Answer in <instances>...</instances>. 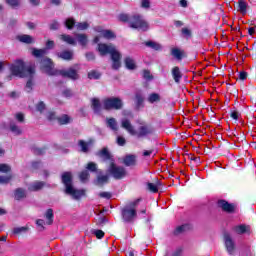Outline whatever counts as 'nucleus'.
Returning a JSON list of instances; mask_svg holds the SVG:
<instances>
[{
	"instance_id": "obj_59",
	"label": "nucleus",
	"mask_w": 256,
	"mask_h": 256,
	"mask_svg": "<svg viewBox=\"0 0 256 256\" xmlns=\"http://www.w3.org/2000/svg\"><path fill=\"white\" fill-rule=\"evenodd\" d=\"M36 225L38 227H41V231H43L45 229V220L43 219L36 220Z\"/></svg>"
},
{
	"instance_id": "obj_52",
	"label": "nucleus",
	"mask_w": 256,
	"mask_h": 256,
	"mask_svg": "<svg viewBox=\"0 0 256 256\" xmlns=\"http://www.w3.org/2000/svg\"><path fill=\"white\" fill-rule=\"evenodd\" d=\"M15 119L18 121V123H24L25 122V115L23 113H16Z\"/></svg>"
},
{
	"instance_id": "obj_4",
	"label": "nucleus",
	"mask_w": 256,
	"mask_h": 256,
	"mask_svg": "<svg viewBox=\"0 0 256 256\" xmlns=\"http://www.w3.org/2000/svg\"><path fill=\"white\" fill-rule=\"evenodd\" d=\"M141 199H136L131 202H128L122 209H121V216L124 223H133L135 219H137V207L140 203Z\"/></svg>"
},
{
	"instance_id": "obj_53",
	"label": "nucleus",
	"mask_w": 256,
	"mask_h": 256,
	"mask_svg": "<svg viewBox=\"0 0 256 256\" xmlns=\"http://www.w3.org/2000/svg\"><path fill=\"white\" fill-rule=\"evenodd\" d=\"M98 197H101V199H111L112 194L111 192H100Z\"/></svg>"
},
{
	"instance_id": "obj_37",
	"label": "nucleus",
	"mask_w": 256,
	"mask_h": 256,
	"mask_svg": "<svg viewBox=\"0 0 256 256\" xmlns=\"http://www.w3.org/2000/svg\"><path fill=\"white\" fill-rule=\"evenodd\" d=\"M33 75L34 74H32L31 76H25V77H29V80L27 81L26 87H25L27 93H31L33 91V85H34V83H33Z\"/></svg>"
},
{
	"instance_id": "obj_15",
	"label": "nucleus",
	"mask_w": 256,
	"mask_h": 256,
	"mask_svg": "<svg viewBox=\"0 0 256 256\" xmlns=\"http://www.w3.org/2000/svg\"><path fill=\"white\" fill-rule=\"evenodd\" d=\"M95 31L97 33H100V37H104V39H115V33H113V31L111 30H104L101 27H96Z\"/></svg>"
},
{
	"instance_id": "obj_6",
	"label": "nucleus",
	"mask_w": 256,
	"mask_h": 256,
	"mask_svg": "<svg viewBox=\"0 0 256 256\" xmlns=\"http://www.w3.org/2000/svg\"><path fill=\"white\" fill-rule=\"evenodd\" d=\"M123 108V100L117 97L107 98L103 100V109L106 111H111V109H114L116 111H119V109Z\"/></svg>"
},
{
	"instance_id": "obj_44",
	"label": "nucleus",
	"mask_w": 256,
	"mask_h": 256,
	"mask_svg": "<svg viewBox=\"0 0 256 256\" xmlns=\"http://www.w3.org/2000/svg\"><path fill=\"white\" fill-rule=\"evenodd\" d=\"M65 25H66L67 29H73V27H75V20L73 18H68L65 21Z\"/></svg>"
},
{
	"instance_id": "obj_27",
	"label": "nucleus",
	"mask_w": 256,
	"mask_h": 256,
	"mask_svg": "<svg viewBox=\"0 0 256 256\" xmlns=\"http://www.w3.org/2000/svg\"><path fill=\"white\" fill-rule=\"evenodd\" d=\"M148 103H159V101H161V95H159L158 93H151L148 96Z\"/></svg>"
},
{
	"instance_id": "obj_38",
	"label": "nucleus",
	"mask_w": 256,
	"mask_h": 256,
	"mask_svg": "<svg viewBox=\"0 0 256 256\" xmlns=\"http://www.w3.org/2000/svg\"><path fill=\"white\" fill-rule=\"evenodd\" d=\"M25 196H26V193H25V191H24L22 188H18V189L15 190L14 197H15V199H17L18 201H19L20 199H23Z\"/></svg>"
},
{
	"instance_id": "obj_47",
	"label": "nucleus",
	"mask_w": 256,
	"mask_h": 256,
	"mask_svg": "<svg viewBox=\"0 0 256 256\" xmlns=\"http://www.w3.org/2000/svg\"><path fill=\"white\" fill-rule=\"evenodd\" d=\"M11 179H13V176H11V175L0 176V183L5 185V184L9 183V181H11Z\"/></svg>"
},
{
	"instance_id": "obj_41",
	"label": "nucleus",
	"mask_w": 256,
	"mask_h": 256,
	"mask_svg": "<svg viewBox=\"0 0 256 256\" xmlns=\"http://www.w3.org/2000/svg\"><path fill=\"white\" fill-rule=\"evenodd\" d=\"M76 29H78V31H85L86 29H89V23L80 22L76 24Z\"/></svg>"
},
{
	"instance_id": "obj_13",
	"label": "nucleus",
	"mask_w": 256,
	"mask_h": 256,
	"mask_svg": "<svg viewBox=\"0 0 256 256\" xmlns=\"http://www.w3.org/2000/svg\"><path fill=\"white\" fill-rule=\"evenodd\" d=\"M62 183L65 186V189H69V187H73V176L71 172H64L62 174Z\"/></svg>"
},
{
	"instance_id": "obj_51",
	"label": "nucleus",
	"mask_w": 256,
	"mask_h": 256,
	"mask_svg": "<svg viewBox=\"0 0 256 256\" xmlns=\"http://www.w3.org/2000/svg\"><path fill=\"white\" fill-rule=\"evenodd\" d=\"M101 77V74L97 71H92L88 73V79H99Z\"/></svg>"
},
{
	"instance_id": "obj_25",
	"label": "nucleus",
	"mask_w": 256,
	"mask_h": 256,
	"mask_svg": "<svg viewBox=\"0 0 256 256\" xmlns=\"http://www.w3.org/2000/svg\"><path fill=\"white\" fill-rule=\"evenodd\" d=\"M18 41H20L21 43H26L27 45H30L31 43H33V37H31V35H20L18 36Z\"/></svg>"
},
{
	"instance_id": "obj_22",
	"label": "nucleus",
	"mask_w": 256,
	"mask_h": 256,
	"mask_svg": "<svg viewBox=\"0 0 256 256\" xmlns=\"http://www.w3.org/2000/svg\"><path fill=\"white\" fill-rule=\"evenodd\" d=\"M57 121H58L59 125H69V123H71V121H73V118H71L67 114H63L62 116L57 118Z\"/></svg>"
},
{
	"instance_id": "obj_57",
	"label": "nucleus",
	"mask_w": 256,
	"mask_h": 256,
	"mask_svg": "<svg viewBox=\"0 0 256 256\" xmlns=\"http://www.w3.org/2000/svg\"><path fill=\"white\" fill-rule=\"evenodd\" d=\"M125 143H127V141L125 140V138L123 136H118L117 137V144L120 147H123L125 145Z\"/></svg>"
},
{
	"instance_id": "obj_17",
	"label": "nucleus",
	"mask_w": 256,
	"mask_h": 256,
	"mask_svg": "<svg viewBox=\"0 0 256 256\" xmlns=\"http://www.w3.org/2000/svg\"><path fill=\"white\" fill-rule=\"evenodd\" d=\"M91 108L96 115H99V113H101V111L103 110V105H101V101L99 99L92 98Z\"/></svg>"
},
{
	"instance_id": "obj_36",
	"label": "nucleus",
	"mask_w": 256,
	"mask_h": 256,
	"mask_svg": "<svg viewBox=\"0 0 256 256\" xmlns=\"http://www.w3.org/2000/svg\"><path fill=\"white\" fill-rule=\"evenodd\" d=\"M45 217L47 219V225H53V209H48L45 213Z\"/></svg>"
},
{
	"instance_id": "obj_63",
	"label": "nucleus",
	"mask_w": 256,
	"mask_h": 256,
	"mask_svg": "<svg viewBox=\"0 0 256 256\" xmlns=\"http://www.w3.org/2000/svg\"><path fill=\"white\" fill-rule=\"evenodd\" d=\"M33 151L35 155H43V153H45V150L41 148H34Z\"/></svg>"
},
{
	"instance_id": "obj_7",
	"label": "nucleus",
	"mask_w": 256,
	"mask_h": 256,
	"mask_svg": "<svg viewBox=\"0 0 256 256\" xmlns=\"http://www.w3.org/2000/svg\"><path fill=\"white\" fill-rule=\"evenodd\" d=\"M108 171L114 179H123L127 176V170L123 166H117L115 163H111Z\"/></svg>"
},
{
	"instance_id": "obj_2",
	"label": "nucleus",
	"mask_w": 256,
	"mask_h": 256,
	"mask_svg": "<svg viewBox=\"0 0 256 256\" xmlns=\"http://www.w3.org/2000/svg\"><path fill=\"white\" fill-rule=\"evenodd\" d=\"M9 70L14 77H31V75H35V67H26L23 60H16L10 65Z\"/></svg>"
},
{
	"instance_id": "obj_54",
	"label": "nucleus",
	"mask_w": 256,
	"mask_h": 256,
	"mask_svg": "<svg viewBox=\"0 0 256 256\" xmlns=\"http://www.w3.org/2000/svg\"><path fill=\"white\" fill-rule=\"evenodd\" d=\"M93 234L97 237V239H103V237H105V232L102 230H94Z\"/></svg>"
},
{
	"instance_id": "obj_46",
	"label": "nucleus",
	"mask_w": 256,
	"mask_h": 256,
	"mask_svg": "<svg viewBox=\"0 0 256 256\" xmlns=\"http://www.w3.org/2000/svg\"><path fill=\"white\" fill-rule=\"evenodd\" d=\"M86 169H88V171H91L92 173H95L97 171V164H95V162H90L87 164Z\"/></svg>"
},
{
	"instance_id": "obj_14",
	"label": "nucleus",
	"mask_w": 256,
	"mask_h": 256,
	"mask_svg": "<svg viewBox=\"0 0 256 256\" xmlns=\"http://www.w3.org/2000/svg\"><path fill=\"white\" fill-rule=\"evenodd\" d=\"M218 207L226 213H233V211H235V206L233 204H229V202L225 200H219Z\"/></svg>"
},
{
	"instance_id": "obj_64",
	"label": "nucleus",
	"mask_w": 256,
	"mask_h": 256,
	"mask_svg": "<svg viewBox=\"0 0 256 256\" xmlns=\"http://www.w3.org/2000/svg\"><path fill=\"white\" fill-rule=\"evenodd\" d=\"M143 77L147 80L151 79V72H149V70H144Z\"/></svg>"
},
{
	"instance_id": "obj_50",
	"label": "nucleus",
	"mask_w": 256,
	"mask_h": 256,
	"mask_svg": "<svg viewBox=\"0 0 256 256\" xmlns=\"http://www.w3.org/2000/svg\"><path fill=\"white\" fill-rule=\"evenodd\" d=\"M140 7H142V9H151V1L149 0H142Z\"/></svg>"
},
{
	"instance_id": "obj_31",
	"label": "nucleus",
	"mask_w": 256,
	"mask_h": 256,
	"mask_svg": "<svg viewBox=\"0 0 256 256\" xmlns=\"http://www.w3.org/2000/svg\"><path fill=\"white\" fill-rule=\"evenodd\" d=\"M109 181V176L107 175H98L95 181V185H105Z\"/></svg>"
},
{
	"instance_id": "obj_3",
	"label": "nucleus",
	"mask_w": 256,
	"mask_h": 256,
	"mask_svg": "<svg viewBox=\"0 0 256 256\" xmlns=\"http://www.w3.org/2000/svg\"><path fill=\"white\" fill-rule=\"evenodd\" d=\"M121 127L128 131L130 135H135L138 138L147 137V135L153 134V128L147 125L140 126L138 131H135L133 124H131V121L127 118L121 120Z\"/></svg>"
},
{
	"instance_id": "obj_49",
	"label": "nucleus",
	"mask_w": 256,
	"mask_h": 256,
	"mask_svg": "<svg viewBox=\"0 0 256 256\" xmlns=\"http://www.w3.org/2000/svg\"><path fill=\"white\" fill-rule=\"evenodd\" d=\"M11 171V166L7 164H0V173H9Z\"/></svg>"
},
{
	"instance_id": "obj_34",
	"label": "nucleus",
	"mask_w": 256,
	"mask_h": 256,
	"mask_svg": "<svg viewBox=\"0 0 256 256\" xmlns=\"http://www.w3.org/2000/svg\"><path fill=\"white\" fill-rule=\"evenodd\" d=\"M147 189L150 193H157L159 191V182H157V184L148 182Z\"/></svg>"
},
{
	"instance_id": "obj_61",
	"label": "nucleus",
	"mask_w": 256,
	"mask_h": 256,
	"mask_svg": "<svg viewBox=\"0 0 256 256\" xmlns=\"http://www.w3.org/2000/svg\"><path fill=\"white\" fill-rule=\"evenodd\" d=\"M230 117H231L232 119H234L235 121H237V119H239V112H237V111H232V112L230 113Z\"/></svg>"
},
{
	"instance_id": "obj_24",
	"label": "nucleus",
	"mask_w": 256,
	"mask_h": 256,
	"mask_svg": "<svg viewBox=\"0 0 256 256\" xmlns=\"http://www.w3.org/2000/svg\"><path fill=\"white\" fill-rule=\"evenodd\" d=\"M45 187V182L36 181L29 185V191H41V188Z\"/></svg>"
},
{
	"instance_id": "obj_39",
	"label": "nucleus",
	"mask_w": 256,
	"mask_h": 256,
	"mask_svg": "<svg viewBox=\"0 0 256 256\" xmlns=\"http://www.w3.org/2000/svg\"><path fill=\"white\" fill-rule=\"evenodd\" d=\"M28 227L22 226V227H16L13 229L14 235H21V233H27Z\"/></svg>"
},
{
	"instance_id": "obj_58",
	"label": "nucleus",
	"mask_w": 256,
	"mask_h": 256,
	"mask_svg": "<svg viewBox=\"0 0 256 256\" xmlns=\"http://www.w3.org/2000/svg\"><path fill=\"white\" fill-rule=\"evenodd\" d=\"M50 29L51 31H57V29H59V22L57 21H52L50 24Z\"/></svg>"
},
{
	"instance_id": "obj_32",
	"label": "nucleus",
	"mask_w": 256,
	"mask_h": 256,
	"mask_svg": "<svg viewBox=\"0 0 256 256\" xmlns=\"http://www.w3.org/2000/svg\"><path fill=\"white\" fill-rule=\"evenodd\" d=\"M10 131L14 133V135H21V133H23V130H21V128L17 126L15 122L10 123Z\"/></svg>"
},
{
	"instance_id": "obj_28",
	"label": "nucleus",
	"mask_w": 256,
	"mask_h": 256,
	"mask_svg": "<svg viewBox=\"0 0 256 256\" xmlns=\"http://www.w3.org/2000/svg\"><path fill=\"white\" fill-rule=\"evenodd\" d=\"M98 157H102V159H105V161H108V159H111V154L109 153V150L107 148H103L99 152H97Z\"/></svg>"
},
{
	"instance_id": "obj_21",
	"label": "nucleus",
	"mask_w": 256,
	"mask_h": 256,
	"mask_svg": "<svg viewBox=\"0 0 256 256\" xmlns=\"http://www.w3.org/2000/svg\"><path fill=\"white\" fill-rule=\"evenodd\" d=\"M61 40L64 41V43H67L68 45H77V40L71 35L63 34L61 35Z\"/></svg>"
},
{
	"instance_id": "obj_5",
	"label": "nucleus",
	"mask_w": 256,
	"mask_h": 256,
	"mask_svg": "<svg viewBox=\"0 0 256 256\" xmlns=\"http://www.w3.org/2000/svg\"><path fill=\"white\" fill-rule=\"evenodd\" d=\"M129 27H131V29H137L138 31H149V22L145 20L143 15L134 14L130 16Z\"/></svg>"
},
{
	"instance_id": "obj_16",
	"label": "nucleus",
	"mask_w": 256,
	"mask_h": 256,
	"mask_svg": "<svg viewBox=\"0 0 256 256\" xmlns=\"http://www.w3.org/2000/svg\"><path fill=\"white\" fill-rule=\"evenodd\" d=\"M171 75L175 83L177 84L181 83V79H183V72H181V69L179 68V66H175L172 68Z\"/></svg>"
},
{
	"instance_id": "obj_26",
	"label": "nucleus",
	"mask_w": 256,
	"mask_h": 256,
	"mask_svg": "<svg viewBox=\"0 0 256 256\" xmlns=\"http://www.w3.org/2000/svg\"><path fill=\"white\" fill-rule=\"evenodd\" d=\"M124 63L127 69L133 70L136 69L137 65H135V60L131 57H126L124 59Z\"/></svg>"
},
{
	"instance_id": "obj_45",
	"label": "nucleus",
	"mask_w": 256,
	"mask_h": 256,
	"mask_svg": "<svg viewBox=\"0 0 256 256\" xmlns=\"http://www.w3.org/2000/svg\"><path fill=\"white\" fill-rule=\"evenodd\" d=\"M46 105H45V102L43 101H40L38 102V104L36 105V110L39 111V113H43L44 110L46 109Z\"/></svg>"
},
{
	"instance_id": "obj_40",
	"label": "nucleus",
	"mask_w": 256,
	"mask_h": 256,
	"mask_svg": "<svg viewBox=\"0 0 256 256\" xmlns=\"http://www.w3.org/2000/svg\"><path fill=\"white\" fill-rule=\"evenodd\" d=\"M238 9L243 14L247 13V3L245 1H243V0H240L238 2Z\"/></svg>"
},
{
	"instance_id": "obj_48",
	"label": "nucleus",
	"mask_w": 256,
	"mask_h": 256,
	"mask_svg": "<svg viewBox=\"0 0 256 256\" xmlns=\"http://www.w3.org/2000/svg\"><path fill=\"white\" fill-rule=\"evenodd\" d=\"M118 19H119V21H122L123 23H128L129 24V21H130L131 17H129V15H127V14H120L118 16Z\"/></svg>"
},
{
	"instance_id": "obj_10",
	"label": "nucleus",
	"mask_w": 256,
	"mask_h": 256,
	"mask_svg": "<svg viewBox=\"0 0 256 256\" xmlns=\"http://www.w3.org/2000/svg\"><path fill=\"white\" fill-rule=\"evenodd\" d=\"M224 245L228 255H235V241L227 232L224 233Z\"/></svg>"
},
{
	"instance_id": "obj_9",
	"label": "nucleus",
	"mask_w": 256,
	"mask_h": 256,
	"mask_svg": "<svg viewBox=\"0 0 256 256\" xmlns=\"http://www.w3.org/2000/svg\"><path fill=\"white\" fill-rule=\"evenodd\" d=\"M57 75L71 79L72 81H77L79 79V71L73 67L68 69L58 70Z\"/></svg>"
},
{
	"instance_id": "obj_42",
	"label": "nucleus",
	"mask_w": 256,
	"mask_h": 256,
	"mask_svg": "<svg viewBox=\"0 0 256 256\" xmlns=\"http://www.w3.org/2000/svg\"><path fill=\"white\" fill-rule=\"evenodd\" d=\"M79 178L80 181H82L83 183H85V181H87V179H89V171L84 170L79 174Z\"/></svg>"
},
{
	"instance_id": "obj_23",
	"label": "nucleus",
	"mask_w": 256,
	"mask_h": 256,
	"mask_svg": "<svg viewBox=\"0 0 256 256\" xmlns=\"http://www.w3.org/2000/svg\"><path fill=\"white\" fill-rule=\"evenodd\" d=\"M106 125L111 131H118L119 127L117 126V120L115 118H107Z\"/></svg>"
},
{
	"instance_id": "obj_55",
	"label": "nucleus",
	"mask_w": 256,
	"mask_h": 256,
	"mask_svg": "<svg viewBox=\"0 0 256 256\" xmlns=\"http://www.w3.org/2000/svg\"><path fill=\"white\" fill-rule=\"evenodd\" d=\"M185 229H187V225L178 226L175 229L174 233H175V235H179V234L183 233V231H185Z\"/></svg>"
},
{
	"instance_id": "obj_43",
	"label": "nucleus",
	"mask_w": 256,
	"mask_h": 256,
	"mask_svg": "<svg viewBox=\"0 0 256 256\" xmlns=\"http://www.w3.org/2000/svg\"><path fill=\"white\" fill-rule=\"evenodd\" d=\"M6 3L10 5V7L16 8L21 5V0H6Z\"/></svg>"
},
{
	"instance_id": "obj_60",
	"label": "nucleus",
	"mask_w": 256,
	"mask_h": 256,
	"mask_svg": "<svg viewBox=\"0 0 256 256\" xmlns=\"http://www.w3.org/2000/svg\"><path fill=\"white\" fill-rule=\"evenodd\" d=\"M87 61H95V54L93 52L86 53Z\"/></svg>"
},
{
	"instance_id": "obj_11",
	"label": "nucleus",
	"mask_w": 256,
	"mask_h": 256,
	"mask_svg": "<svg viewBox=\"0 0 256 256\" xmlns=\"http://www.w3.org/2000/svg\"><path fill=\"white\" fill-rule=\"evenodd\" d=\"M65 193L67 195H71L74 199H81V197L85 196V190L81 189H75L73 186L68 187V189H65Z\"/></svg>"
},
{
	"instance_id": "obj_20",
	"label": "nucleus",
	"mask_w": 256,
	"mask_h": 256,
	"mask_svg": "<svg viewBox=\"0 0 256 256\" xmlns=\"http://www.w3.org/2000/svg\"><path fill=\"white\" fill-rule=\"evenodd\" d=\"M136 162V157L133 154H129L126 157H124L123 163L126 165V167H133Z\"/></svg>"
},
{
	"instance_id": "obj_33",
	"label": "nucleus",
	"mask_w": 256,
	"mask_h": 256,
	"mask_svg": "<svg viewBox=\"0 0 256 256\" xmlns=\"http://www.w3.org/2000/svg\"><path fill=\"white\" fill-rule=\"evenodd\" d=\"M171 55L175 57V59H178V61H181L183 59V52H181L179 48H173L171 50Z\"/></svg>"
},
{
	"instance_id": "obj_29",
	"label": "nucleus",
	"mask_w": 256,
	"mask_h": 256,
	"mask_svg": "<svg viewBox=\"0 0 256 256\" xmlns=\"http://www.w3.org/2000/svg\"><path fill=\"white\" fill-rule=\"evenodd\" d=\"M145 45L146 47H150V49H154V51H161V49H163L161 44L153 41L145 42Z\"/></svg>"
},
{
	"instance_id": "obj_62",
	"label": "nucleus",
	"mask_w": 256,
	"mask_h": 256,
	"mask_svg": "<svg viewBox=\"0 0 256 256\" xmlns=\"http://www.w3.org/2000/svg\"><path fill=\"white\" fill-rule=\"evenodd\" d=\"M53 47H55V42L49 40L47 43H46V48L44 49H53Z\"/></svg>"
},
{
	"instance_id": "obj_12",
	"label": "nucleus",
	"mask_w": 256,
	"mask_h": 256,
	"mask_svg": "<svg viewBox=\"0 0 256 256\" xmlns=\"http://www.w3.org/2000/svg\"><path fill=\"white\" fill-rule=\"evenodd\" d=\"M93 143H95V140L93 139H90L87 142H85L84 140H79L78 146L80 147V151L82 153H89V149L93 147Z\"/></svg>"
},
{
	"instance_id": "obj_1",
	"label": "nucleus",
	"mask_w": 256,
	"mask_h": 256,
	"mask_svg": "<svg viewBox=\"0 0 256 256\" xmlns=\"http://www.w3.org/2000/svg\"><path fill=\"white\" fill-rule=\"evenodd\" d=\"M98 52L102 57H105V55H110L112 61V69L117 70L121 67V52L117 50L115 45L99 43Z\"/></svg>"
},
{
	"instance_id": "obj_56",
	"label": "nucleus",
	"mask_w": 256,
	"mask_h": 256,
	"mask_svg": "<svg viewBox=\"0 0 256 256\" xmlns=\"http://www.w3.org/2000/svg\"><path fill=\"white\" fill-rule=\"evenodd\" d=\"M47 120L48 121H55V119H57V114H55V112H48L47 115Z\"/></svg>"
},
{
	"instance_id": "obj_18",
	"label": "nucleus",
	"mask_w": 256,
	"mask_h": 256,
	"mask_svg": "<svg viewBox=\"0 0 256 256\" xmlns=\"http://www.w3.org/2000/svg\"><path fill=\"white\" fill-rule=\"evenodd\" d=\"M57 57L59 59H63L64 61H72L73 59V51L71 50H64L62 52L57 53Z\"/></svg>"
},
{
	"instance_id": "obj_30",
	"label": "nucleus",
	"mask_w": 256,
	"mask_h": 256,
	"mask_svg": "<svg viewBox=\"0 0 256 256\" xmlns=\"http://www.w3.org/2000/svg\"><path fill=\"white\" fill-rule=\"evenodd\" d=\"M32 55L34 57H44V55H47V49H37V48H33L32 49Z\"/></svg>"
},
{
	"instance_id": "obj_35",
	"label": "nucleus",
	"mask_w": 256,
	"mask_h": 256,
	"mask_svg": "<svg viewBox=\"0 0 256 256\" xmlns=\"http://www.w3.org/2000/svg\"><path fill=\"white\" fill-rule=\"evenodd\" d=\"M247 226H245V224H241L238 226L234 227V231L235 233H237L238 235H243V233H247Z\"/></svg>"
},
{
	"instance_id": "obj_19",
	"label": "nucleus",
	"mask_w": 256,
	"mask_h": 256,
	"mask_svg": "<svg viewBox=\"0 0 256 256\" xmlns=\"http://www.w3.org/2000/svg\"><path fill=\"white\" fill-rule=\"evenodd\" d=\"M75 38L78 41L79 45H81L82 47H85L87 43H89V39L87 38L86 34L76 33Z\"/></svg>"
},
{
	"instance_id": "obj_8",
	"label": "nucleus",
	"mask_w": 256,
	"mask_h": 256,
	"mask_svg": "<svg viewBox=\"0 0 256 256\" xmlns=\"http://www.w3.org/2000/svg\"><path fill=\"white\" fill-rule=\"evenodd\" d=\"M40 68L47 75H51V76L57 75L58 70H55V68L53 66V62L49 58H44V59L41 60Z\"/></svg>"
}]
</instances>
